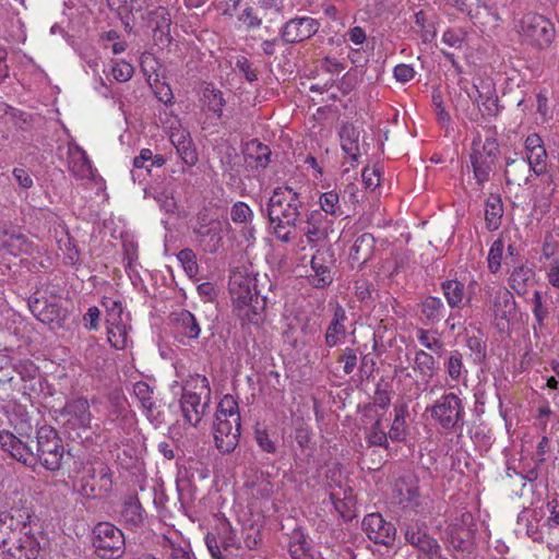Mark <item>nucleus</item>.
<instances>
[{"label":"nucleus","mask_w":559,"mask_h":559,"mask_svg":"<svg viewBox=\"0 0 559 559\" xmlns=\"http://www.w3.org/2000/svg\"><path fill=\"white\" fill-rule=\"evenodd\" d=\"M228 286L241 320L255 325L262 323L269 301L266 290H271L273 286L267 275L264 274L258 280L255 276L234 271Z\"/></svg>","instance_id":"f257e3e1"},{"label":"nucleus","mask_w":559,"mask_h":559,"mask_svg":"<svg viewBox=\"0 0 559 559\" xmlns=\"http://www.w3.org/2000/svg\"><path fill=\"white\" fill-rule=\"evenodd\" d=\"M34 456L36 465L40 464L47 471L57 472L62 467L66 449L58 431L51 426H41L36 431L34 443ZM72 456L70 450L67 452Z\"/></svg>","instance_id":"f03ea898"},{"label":"nucleus","mask_w":559,"mask_h":559,"mask_svg":"<svg viewBox=\"0 0 559 559\" xmlns=\"http://www.w3.org/2000/svg\"><path fill=\"white\" fill-rule=\"evenodd\" d=\"M300 206L298 193L289 187H277L266 204V215L270 223L278 222L287 226H297Z\"/></svg>","instance_id":"7ed1b4c3"},{"label":"nucleus","mask_w":559,"mask_h":559,"mask_svg":"<svg viewBox=\"0 0 559 559\" xmlns=\"http://www.w3.org/2000/svg\"><path fill=\"white\" fill-rule=\"evenodd\" d=\"M81 492L86 498L102 499L112 491V471L100 459L90 462L83 471Z\"/></svg>","instance_id":"20e7f679"},{"label":"nucleus","mask_w":559,"mask_h":559,"mask_svg":"<svg viewBox=\"0 0 559 559\" xmlns=\"http://www.w3.org/2000/svg\"><path fill=\"white\" fill-rule=\"evenodd\" d=\"M92 545L100 559H119L126 550L122 531L109 522H99L93 527Z\"/></svg>","instance_id":"39448f33"},{"label":"nucleus","mask_w":559,"mask_h":559,"mask_svg":"<svg viewBox=\"0 0 559 559\" xmlns=\"http://www.w3.org/2000/svg\"><path fill=\"white\" fill-rule=\"evenodd\" d=\"M475 524L473 515L463 513L461 519L447 530V542L453 551L454 559H475Z\"/></svg>","instance_id":"423d86ee"},{"label":"nucleus","mask_w":559,"mask_h":559,"mask_svg":"<svg viewBox=\"0 0 559 559\" xmlns=\"http://www.w3.org/2000/svg\"><path fill=\"white\" fill-rule=\"evenodd\" d=\"M38 526H41L40 519L25 506H14L0 512V547H5L15 533L25 536V531L37 530Z\"/></svg>","instance_id":"0eeeda50"},{"label":"nucleus","mask_w":559,"mask_h":559,"mask_svg":"<svg viewBox=\"0 0 559 559\" xmlns=\"http://www.w3.org/2000/svg\"><path fill=\"white\" fill-rule=\"evenodd\" d=\"M431 417L445 430L464 426V406L454 393L443 394L436 403L427 408Z\"/></svg>","instance_id":"6e6552de"},{"label":"nucleus","mask_w":559,"mask_h":559,"mask_svg":"<svg viewBox=\"0 0 559 559\" xmlns=\"http://www.w3.org/2000/svg\"><path fill=\"white\" fill-rule=\"evenodd\" d=\"M521 33L539 49L548 47L556 35L555 25L544 15L525 14L520 22Z\"/></svg>","instance_id":"1a4fd4ad"},{"label":"nucleus","mask_w":559,"mask_h":559,"mask_svg":"<svg viewBox=\"0 0 559 559\" xmlns=\"http://www.w3.org/2000/svg\"><path fill=\"white\" fill-rule=\"evenodd\" d=\"M41 539H45L41 526L37 530L29 528L25 531V536L17 539V543L0 551V559H38L43 549Z\"/></svg>","instance_id":"9d476101"},{"label":"nucleus","mask_w":559,"mask_h":559,"mask_svg":"<svg viewBox=\"0 0 559 559\" xmlns=\"http://www.w3.org/2000/svg\"><path fill=\"white\" fill-rule=\"evenodd\" d=\"M34 443L29 436H27V440H22L9 430L0 431L1 449L26 467L34 468L36 466Z\"/></svg>","instance_id":"9b49d317"},{"label":"nucleus","mask_w":559,"mask_h":559,"mask_svg":"<svg viewBox=\"0 0 559 559\" xmlns=\"http://www.w3.org/2000/svg\"><path fill=\"white\" fill-rule=\"evenodd\" d=\"M142 19L147 22L148 27H152L155 45L162 48L169 47L174 38L170 34L173 22L168 9L162 5L154 7Z\"/></svg>","instance_id":"f8f14e48"},{"label":"nucleus","mask_w":559,"mask_h":559,"mask_svg":"<svg viewBox=\"0 0 559 559\" xmlns=\"http://www.w3.org/2000/svg\"><path fill=\"white\" fill-rule=\"evenodd\" d=\"M31 312L44 324L63 328L68 318V310L57 302H49L32 295L27 301Z\"/></svg>","instance_id":"ddd939ff"},{"label":"nucleus","mask_w":559,"mask_h":559,"mask_svg":"<svg viewBox=\"0 0 559 559\" xmlns=\"http://www.w3.org/2000/svg\"><path fill=\"white\" fill-rule=\"evenodd\" d=\"M235 426L226 417L216 415V424L214 431L215 445L221 453H231L239 442L240 437V416L234 418Z\"/></svg>","instance_id":"4468645a"},{"label":"nucleus","mask_w":559,"mask_h":559,"mask_svg":"<svg viewBox=\"0 0 559 559\" xmlns=\"http://www.w3.org/2000/svg\"><path fill=\"white\" fill-rule=\"evenodd\" d=\"M362 530L374 544L392 546L396 528L393 523L386 522L380 513L367 514L362 520Z\"/></svg>","instance_id":"2eb2a0df"},{"label":"nucleus","mask_w":559,"mask_h":559,"mask_svg":"<svg viewBox=\"0 0 559 559\" xmlns=\"http://www.w3.org/2000/svg\"><path fill=\"white\" fill-rule=\"evenodd\" d=\"M318 29L317 20L309 16L294 17L282 26L280 35L284 44H297L313 36Z\"/></svg>","instance_id":"dca6fc26"},{"label":"nucleus","mask_w":559,"mask_h":559,"mask_svg":"<svg viewBox=\"0 0 559 559\" xmlns=\"http://www.w3.org/2000/svg\"><path fill=\"white\" fill-rule=\"evenodd\" d=\"M404 537L408 544L424 554L427 559H433L440 555V545L437 539L418 524L408 525L404 532Z\"/></svg>","instance_id":"f3484780"},{"label":"nucleus","mask_w":559,"mask_h":559,"mask_svg":"<svg viewBox=\"0 0 559 559\" xmlns=\"http://www.w3.org/2000/svg\"><path fill=\"white\" fill-rule=\"evenodd\" d=\"M518 304L512 293L506 288L496 292L492 301V311L496 320H499L497 326L502 332L506 324L516 316Z\"/></svg>","instance_id":"a211bd4d"},{"label":"nucleus","mask_w":559,"mask_h":559,"mask_svg":"<svg viewBox=\"0 0 559 559\" xmlns=\"http://www.w3.org/2000/svg\"><path fill=\"white\" fill-rule=\"evenodd\" d=\"M180 407L185 421L197 427L204 415L207 403L201 404L200 394L189 391L183 386Z\"/></svg>","instance_id":"6ab92c4d"},{"label":"nucleus","mask_w":559,"mask_h":559,"mask_svg":"<svg viewBox=\"0 0 559 559\" xmlns=\"http://www.w3.org/2000/svg\"><path fill=\"white\" fill-rule=\"evenodd\" d=\"M480 136L478 135L473 140L469 159L473 166L474 178L479 186L490 180L493 166L497 160L486 158L479 150Z\"/></svg>","instance_id":"aec40b11"},{"label":"nucleus","mask_w":559,"mask_h":559,"mask_svg":"<svg viewBox=\"0 0 559 559\" xmlns=\"http://www.w3.org/2000/svg\"><path fill=\"white\" fill-rule=\"evenodd\" d=\"M242 154L248 166L252 169H265L271 163V148L258 139L247 142L242 148Z\"/></svg>","instance_id":"412c9836"},{"label":"nucleus","mask_w":559,"mask_h":559,"mask_svg":"<svg viewBox=\"0 0 559 559\" xmlns=\"http://www.w3.org/2000/svg\"><path fill=\"white\" fill-rule=\"evenodd\" d=\"M376 248V239L369 233L358 236L350 248L349 260L353 263L364 265L372 257Z\"/></svg>","instance_id":"4be33fe9"},{"label":"nucleus","mask_w":559,"mask_h":559,"mask_svg":"<svg viewBox=\"0 0 559 559\" xmlns=\"http://www.w3.org/2000/svg\"><path fill=\"white\" fill-rule=\"evenodd\" d=\"M146 513L136 496L124 500L120 511L121 521L130 527H139L144 523Z\"/></svg>","instance_id":"5701e85b"},{"label":"nucleus","mask_w":559,"mask_h":559,"mask_svg":"<svg viewBox=\"0 0 559 559\" xmlns=\"http://www.w3.org/2000/svg\"><path fill=\"white\" fill-rule=\"evenodd\" d=\"M507 168L504 170L506 183L521 186V181L528 182L527 173L532 171L530 165L526 163L524 157L519 158H506Z\"/></svg>","instance_id":"b1692460"},{"label":"nucleus","mask_w":559,"mask_h":559,"mask_svg":"<svg viewBox=\"0 0 559 559\" xmlns=\"http://www.w3.org/2000/svg\"><path fill=\"white\" fill-rule=\"evenodd\" d=\"M325 260L321 253H317L311 259V269L313 274L310 276V283L316 288H325L333 282V276L329 266L324 264Z\"/></svg>","instance_id":"393cba45"},{"label":"nucleus","mask_w":559,"mask_h":559,"mask_svg":"<svg viewBox=\"0 0 559 559\" xmlns=\"http://www.w3.org/2000/svg\"><path fill=\"white\" fill-rule=\"evenodd\" d=\"M535 271L525 264H521L513 269L510 274L509 285L520 296L527 292V286L533 282Z\"/></svg>","instance_id":"a878e982"},{"label":"nucleus","mask_w":559,"mask_h":559,"mask_svg":"<svg viewBox=\"0 0 559 559\" xmlns=\"http://www.w3.org/2000/svg\"><path fill=\"white\" fill-rule=\"evenodd\" d=\"M63 413L73 417L82 428H87L91 424L90 404L84 397L67 402L63 407Z\"/></svg>","instance_id":"bb28decb"},{"label":"nucleus","mask_w":559,"mask_h":559,"mask_svg":"<svg viewBox=\"0 0 559 559\" xmlns=\"http://www.w3.org/2000/svg\"><path fill=\"white\" fill-rule=\"evenodd\" d=\"M503 215L502 200L499 194L491 193L486 201L485 221L488 230H496L501 225Z\"/></svg>","instance_id":"cd10ccee"},{"label":"nucleus","mask_w":559,"mask_h":559,"mask_svg":"<svg viewBox=\"0 0 559 559\" xmlns=\"http://www.w3.org/2000/svg\"><path fill=\"white\" fill-rule=\"evenodd\" d=\"M341 146L343 151L353 159L357 160L359 156V132L352 124H345L340 131Z\"/></svg>","instance_id":"c85d7f7f"},{"label":"nucleus","mask_w":559,"mask_h":559,"mask_svg":"<svg viewBox=\"0 0 559 559\" xmlns=\"http://www.w3.org/2000/svg\"><path fill=\"white\" fill-rule=\"evenodd\" d=\"M445 307L440 298L428 296L420 304V313L430 324L438 323L444 317Z\"/></svg>","instance_id":"c756f323"},{"label":"nucleus","mask_w":559,"mask_h":559,"mask_svg":"<svg viewBox=\"0 0 559 559\" xmlns=\"http://www.w3.org/2000/svg\"><path fill=\"white\" fill-rule=\"evenodd\" d=\"M407 405L405 403L394 406V419L389 431V438L392 441L402 442L405 440V416L407 415Z\"/></svg>","instance_id":"7c9ffc66"},{"label":"nucleus","mask_w":559,"mask_h":559,"mask_svg":"<svg viewBox=\"0 0 559 559\" xmlns=\"http://www.w3.org/2000/svg\"><path fill=\"white\" fill-rule=\"evenodd\" d=\"M441 288L451 308L460 307L464 298V284L456 280H449L441 284Z\"/></svg>","instance_id":"2f4dec72"},{"label":"nucleus","mask_w":559,"mask_h":559,"mask_svg":"<svg viewBox=\"0 0 559 559\" xmlns=\"http://www.w3.org/2000/svg\"><path fill=\"white\" fill-rule=\"evenodd\" d=\"M16 370L23 381L31 382L28 385H24V390H31L33 392L41 390V383L39 379L37 380V382H33L39 376L38 367L35 366V364H33L29 360L23 361L16 367Z\"/></svg>","instance_id":"473e14b6"},{"label":"nucleus","mask_w":559,"mask_h":559,"mask_svg":"<svg viewBox=\"0 0 559 559\" xmlns=\"http://www.w3.org/2000/svg\"><path fill=\"white\" fill-rule=\"evenodd\" d=\"M533 314L536 323L533 325L534 333L537 334V331H542L545 329L546 323L545 320L549 317V310L543 302V295L539 290H535L533 294Z\"/></svg>","instance_id":"72a5a7b5"},{"label":"nucleus","mask_w":559,"mask_h":559,"mask_svg":"<svg viewBox=\"0 0 559 559\" xmlns=\"http://www.w3.org/2000/svg\"><path fill=\"white\" fill-rule=\"evenodd\" d=\"M110 11L116 15H133L143 9L144 0H106Z\"/></svg>","instance_id":"f704fd0d"},{"label":"nucleus","mask_w":559,"mask_h":559,"mask_svg":"<svg viewBox=\"0 0 559 559\" xmlns=\"http://www.w3.org/2000/svg\"><path fill=\"white\" fill-rule=\"evenodd\" d=\"M178 326L181 332L188 338H198L201 332V328L195 317L188 310H182L177 318Z\"/></svg>","instance_id":"c9c22d12"},{"label":"nucleus","mask_w":559,"mask_h":559,"mask_svg":"<svg viewBox=\"0 0 559 559\" xmlns=\"http://www.w3.org/2000/svg\"><path fill=\"white\" fill-rule=\"evenodd\" d=\"M203 97L207 103L209 110L216 114L219 118L226 104L222 91L210 84L203 90Z\"/></svg>","instance_id":"e433bc0d"},{"label":"nucleus","mask_w":559,"mask_h":559,"mask_svg":"<svg viewBox=\"0 0 559 559\" xmlns=\"http://www.w3.org/2000/svg\"><path fill=\"white\" fill-rule=\"evenodd\" d=\"M389 433L386 435L382 424L381 418H376L373 424L371 425L368 435L366 436V441L368 447H381L384 449H389L388 442Z\"/></svg>","instance_id":"4c0bfd02"},{"label":"nucleus","mask_w":559,"mask_h":559,"mask_svg":"<svg viewBox=\"0 0 559 559\" xmlns=\"http://www.w3.org/2000/svg\"><path fill=\"white\" fill-rule=\"evenodd\" d=\"M145 197H152L155 201L160 204V207L166 212H174L176 202L166 188H158L151 186L144 190Z\"/></svg>","instance_id":"58836bf2"},{"label":"nucleus","mask_w":559,"mask_h":559,"mask_svg":"<svg viewBox=\"0 0 559 559\" xmlns=\"http://www.w3.org/2000/svg\"><path fill=\"white\" fill-rule=\"evenodd\" d=\"M320 205L326 214L337 217L345 214V211L342 209L340 203V195L335 191L322 193L320 197Z\"/></svg>","instance_id":"ea45409f"},{"label":"nucleus","mask_w":559,"mask_h":559,"mask_svg":"<svg viewBox=\"0 0 559 559\" xmlns=\"http://www.w3.org/2000/svg\"><path fill=\"white\" fill-rule=\"evenodd\" d=\"M415 366L416 369L420 371V373L428 380L433 377L436 360L435 358L426 353L425 350H418L415 356Z\"/></svg>","instance_id":"a19ab883"},{"label":"nucleus","mask_w":559,"mask_h":559,"mask_svg":"<svg viewBox=\"0 0 559 559\" xmlns=\"http://www.w3.org/2000/svg\"><path fill=\"white\" fill-rule=\"evenodd\" d=\"M176 150L186 165L194 166L198 163V153L195 148H193V144L190 138L182 136V142L176 143Z\"/></svg>","instance_id":"79ce46f5"},{"label":"nucleus","mask_w":559,"mask_h":559,"mask_svg":"<svg viewBox=\"0 0 559 559\" xmlns=\"http://www.w3.org/2000/svg\"><path fill=\"white\" fill-rule=\"evenodd\" d=\"M345 337L346 328L344 324L329 323L324 335L325 345L328 347L332 348L342 344Z\"/></svg>","instance_id":"37998d69"},{"label":"nucleus","mask_w":559,"mask_h":559,"mask_svg":"<svg viewBox=\"0 0 559 559\" xmlns=\"http://www.w3.org/2000/svg\"><path fill=\"white\" fill-rule=\"evenodd\" d=\"M503 249L504 243L501 238L495 240L489 249L487 257L488 269L493 274H496L501 267Z\"/></svg>","instance_id":"c03bdc74"},{"label":"nucleus","mask_w":559,"mask_h":559,"mask_svg":"<svg viewBox=\"0 0 559 559\" xmlns=\"http://www.w3.org/2000/svg\"><path fill=\"white\" fill-rule=\"evenodd\" d=\"M178 260L182 264V267L189 277L195 276L199 271L197 262V255L190 248L180 250L177 254Z\"/></svg>","instance_id":"a18cd8bd"},{"label":"nucleus","mask_w":559,"mask_h":559,"mask_svg":"<svg viewBox=\"0 0 559 559\" xmlns=\"http://www.w3.org/2000/svg\"><path fill=\"white\" fill-rule=\"evenodd\" d=\"M416 481L412 477H400L396 481V490L403 497V500L412 501L419 496Z\"/></svg>","instance_id":"49530a36"},{"label":"nucleus","mask_w":559,"mask_h":559,"mask_svg":"<svg viewBox=\"0 0 559 559\" xmlns=\"http://www.w3.org/2000/svg\"><path fill=\"white\" fill-rule=\"evenodd\" d=\"M478 97L477 102L481 100V116L483 118H492L496 117L500 111L498 96L489 95L484 97V95L477 90Z\"/></svg>","instance_id":"de8ad7c7"},{"label":"nucleus","mask_w":559,"mask_h":559,"mask_svg":"<svg viewBox=\"0 0 559 559\" xmlns=\"http://www.w3.org/2000/svg\"><path fill=\"white\" fill-rule=\"evenodd\" d=\"M231 221L236 224H248L253 218V212L245 202H236L230 210Z\"/></svg>","instance_id":"09e8293b"},{"label":"nucleus","mask_w":559,"mask_h":559,"mask_svg":"<svg viewBox=\"0 0 559 559\" xmlns=\"http://www.w3.org/2000/svg\"><path fill=\"white\" fill-rule=\"evenodd\" d=\"M355 288V295L361 302H365L366 305H371L373 301V293H377L373 284L366 281V280H359L356 281L354 284Z\"/></svg>","instance_id":"8fccbe9b"},{"label":"nucleus","mask_w":559,"mask_h":559,"mask_svg":"<svg viewBox=\"0 0 559 559\" xmlns=\"http://www.w3.org/2000/svg\"><path fill=\"white\" fill-rule=\"evenodd\" d=\"M432 106L435 108V112L438 119V122L442 126H449L451 122V116L445 110L443 98L441 92L439 90H435L432 92Z\"/></svg>","instance_id":"3c124183"},{"label":"nucleus","mask_w":559,"mask_h":559,"mask_svg":"<svg viewBox=\"0 0 559 559\" xmlns=\"http://www.w3.org/2000/svg\"><path fill=\"white\" fill-rule=\"evenodd\" d=\"M103 306L107 310V321L111 324L119 325L122 321L121 316L123 312L121 301L104 298ZM117 329L120 331L119 326H117Z\"/></svg>","instance_id":"603ef678"},{"label":"nucleus","mask_w":559,"mask_h":559,"mask_svg":"<svg viewBox=\"0 0 559 559\" xmlns=\"http://www.w3.org/2000/svg\"><path fill=\"white\" fill-rule=\"evenodd\" d=\"M216 415H222V417H234L236 418L239 415L238 412V403L234 399L233 395L226 394L221 402L218 403Z\"/></svg>","instance_id":"864d4df0"},{"label":"nucleus","mask_w":559,"mask_h":559,"mask_svg":"<svg viewBox=\"0 0 559 559\" xmlns=\"http://www.w3.org/2000/svg\"><path fill=\"white\" fill-rule=\"evenodd\" d=\"M389 388L390 384L381 379L374 391L373 403L382 409H386L391 404V392Z\"/></svg>","instance_id":"5fc2aeb1"},{"label":"nucleus","mask_w":559,"mask_h":559,"mask_svg":"<svg viewBox=\"0 0 559 559\" xmlns=\"http://www.w3.org/2000/svg\"><path fill=\"white\" fill-rule=\"evenodd\" d=\"M547 157V153L545 147H538L535 151L527 152L526 163L530 165V168L532 171H534L535 175L539 176L543 173V168H538V166L545 164V159Z\"/></svg>","instance_id":"6e6d98bb"},{"label":"nucleus","mask_w":559,"mask_h":559,"mask_svg":"<svg viewBox=\"0 0 559 559\" xmlns=\"http://www.w3.org/2000/svg\"><path fill=\"white\" fill-rule=\"evenodd\" d=\"M111 73L118 82H127L132 78L134 68L131 63L120 60L115 63L111 69Z\"/></svg>","instance_id":"4d7b16f0"},{"label":"nucleus","mask_w":559,"mask_h":559,"mask_svg":"<svg viewBox=\"0 0 559 559\" xmlns=\"http://www.w3.org/2000/svg\"><path fill=\"white\" fill-rule=\"evenodd\" d=\"M357 350L352 347H346L337 357L338 362H344L343 370L346 374H350L357 366Z\"/></svg>","instance_id":"13d9d810"},{"label":"nucleus","mask_w":559,"mask_h":559,"mask_svg":"<svg viewBox=\"0 0 559 559\" xmlns=\"http://www.w3.org/2000/svg\"><path fill=\"white\" fill-rule=\"evenodd\" d=\"M205 544L213 559H230L229 552H225L223 550L215 534L207 533L205 536Z\"/></svg>","instance_id":"bf43d9fd"},{"label":"nucleus","mask_w":559,"mask_h":559,"mask_svg":"<svg viewBox=\"0 0 559 559\" xmlns=\"http://www.w3.org/2000/svg\"><path fill=\"white\" fill-rule=\"evenodd\" d=\"M466 345L473 352L475 361L483 362L486 359V344L479 337L468 336Z\"/></svg>","instance_id":"052dcab7"},{"label":"nucleus","mask_w":559,"mask_h":559,"mask_svg":"<svg viewBox=\"0 0 559 559\" xmlns=\"http://www.w3.org/2000/svg\"><path fill=\"white\" fill-rule=\"evenodd\" d=\"M462 368H463L462 354L459 350H453L449 357L448 365H447L449 376L453 380H457L461 376Z\"/></svg>","instance_id":"680f3d73"},{"label":"nucleus","mask_w":559,"mask_h":559,"mask_svg":"<svg viewBox=\"0 0 559 559\" xmlns=\"http://www.w3.org/2000/svg\"><path fill=\"white\" fill-rule=\"evenodd\" d=\"M255 441L261 448L262 451L274 454L276 452V445L273 440H271L267 431L265 429L257 428L254 431Z\"/></svg>","instance_id":"e2e57ef3"},{"label":"nucleus","mask_w":559,"mask_h":559,"mask_svg":"<svg viewBox=\"0 0 559 559\" xmlns=\"http://www.w3.org/2000/svg\"><path fill=\"white\" fill-rule=\"evenodd\" d=\"M236 69L243 74L248 82H254L258 80L257 70L252 68V63L243 56H240L236 60Z\"/></svg>","instance_id":"0e129e2a"},{"label":"nucleus","mask_w":559,"mask_h":559,"mask_svg":"<svg viewBox=\"0 0 559 559\" xmlns=\"http://www.w3.org/2000/svg\"><path fill=\"white\" fill-rule=\"evenodd\" d=\"M361 177L365 187L368 189H374L380 185V169L376 166L372 169L365 167Z\"/></svg>","instance_id":"69168bd1"},{"label":"nucleus","mask_w":559,"mask_h":559,"mask_svg":"<svg viewBox=\"0 0 559 559\" xmlns=\"http://www.w3.org/2000/svg\"><path fill=\"white\" fill-rule=\"evenodd\" d=\"M480 152L486 158L497 160L500 155L499 143L495 138H487L481 146Z\"/></svg>","instance_id":"338daca9"},{"label":"nucleus","mask_w":559,"mask_h":559,"mask_svg":"<svg viewBox=\"0 0 559 559\" xmlns=\"http://www.w3.org/2000/svg\"><path fill=\"white\" fill-rule=\"evenodd\" d=\"M393 74H394V78L396 79V81L406 83L414 78L415 71L412 66L401 63L394 68Z\"/></svg>","instance_id":"774afa93"}]
</instances>
